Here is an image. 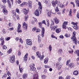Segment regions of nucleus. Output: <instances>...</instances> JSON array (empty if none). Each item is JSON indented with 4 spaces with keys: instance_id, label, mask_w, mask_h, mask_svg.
Returning <instances> with one entry per match:
<instances>
[{
    "instance_id": "obj_31",
    "label": "nucleus",
    "mask_w": 79,
    "mask_h": 79,
    "mask_svg": "<svg viewBox=\"0 0 79 79\" xmlns=\"http://www.w3.org/2000/svg\"><path fill=\"white\" fill-rule=\"evenodd\" d=\"M48 58H46L44 60V63L45 64H47V63H48Z\"/></svg>"
},
{
    "instance_id": "obj_17",
    "label": "nucleus",
    "mask_w": 79,
    "mask_h": 79,
    "mask_svg": "<svg viewBox=\"0 0 79 79\" xmlns=\"http://www.w3.org/2000/svg\"><path fill=\"white\" fill-rule=\"evenodd\" d=\"M42 24H44L45 25H47L45 20H43L42 22V23L41 22L38 23V24L39 25L40 27H42Z\"/></svg>"
},
{
    "instance_id": "obj_35",
    "label": "nucleus",
    "mask_w": 79,
    "mask_h": 79,
    "mask_svg": "<svg viewBox=\"0 0 79 79\" xmlns=\"http://www.w3.org/2000/svg\"><path fill=\"white\" fill-rule=\"evenodd\" d=\"M19 68L20 70V73H23V68L22 67L21 68V67L20 65H19Z\"/></svg>"
},
{
    "instance_id": "obj_38",
    "label": "nucleus",
    "mask_w": 79,
    "mask_h": 79,
    "mask_svg": "<svg viewBox=\"0 0 79 79\" xmlns=\"http://www.w3.org/2000/svg\"><path fill=\"white\" fill-rule=\"evenodd\" d=\"M7 74L8 76H11V73L10 72V71L7 70L6 71Z\"/></svg>"
},
{
    "instance_id": "obj_23",
    "label": "nucleus",
    "mask_w": 79,
    "mask_h": 79,
    "mask_svg": "<svg viewBox=\"0 0 79 79\" xmlns=\"http://www.w3.org/2000/svg\"><path fill=\"white\" fill-rule=\"evenodd\" d=\"M78 74L79 72H78V71L77 70L74 71H73V74L74 76H77V75H78Z\"/></svg>"
},
{
    "instance_id": "obj_37",
    "label": "nucleus",
    "mask_w": 79,
    "mask_h": 79,
    "mask_svg": "<svg viewBox=\"0 0 79 79\" xmlns=\"http://www.w3.org/2000/svg\"><path fill=\"white\" fill-rule=\"evenodd\" d=\"M7 53L8 54H10V53H11V52H12V49H10L7 51Z\"/></svg>"
},
{
    "instance_id": "obj_25",
    "label": "nucleus",
    "mask_w": 79,
    "mask_h": 79,
    "mask_svg": "<svg viewBox=\"0 0 79 79\" xmlns=\"http://www.w3.org/2000/svg\"><path fill=\"white\" fill-rule=\"evenodd\" d=\"M23 27H24V28H25V29H27V24L26 23L24 22L23 23Z\"/></svg>"
},
{
    "instance_id": "obj_8",
    "label": "nucleus",
    "mask_w": 79,
    "mask_h": 79,
    "mask_svg": "<svg viewBox=\"0 0 79 79\" xmlns=\"http://www.w3.org/2000/svg\"><path fill=\"white\" fill-rule=\"evenodd\" d=\"M34 66H35V64H33V65L30 66V71H34L36 69L34 67Z\"/></svg>"
},
{
    "instance_id": "obj_59",
    "label": "nucleus",
    "mask_w": 79,
    "mask_h": 79,
    "mask_svg": "<svg viewBox=\"0 0 79 79\" xmlns=\"http://www.w3.org/2000/svg\"><path fill=\"white\" fill-rule=\"evenodd\" d=\"M44 67L45 68H50L49 66L46 65H44Z\"/></svg>"
},
{
    "instance_id": "obj_54",
    "label": "nucleus",
    "mask_w": 79,
    "mask_h": 79,
    "mask_svg": "<svg viewBox=\"0 0 79 79\" xmlns=\"http://www.w3.org/2000/svg\"><path fill=\"white\" fill-rule=\"evenodd\" d=\"M71 77H70V76L69 75H67L66 78L65 79H70Z\"/></svg>"
},
{
    "instance_id": "obj_62",
    "label": "nucleus",
    "mask_w": 79,
    "mask_h": 79,
    "mask_svg": "<svg viewBox=\"0 0 79 79\" xmlns=\"http://www.w3.org/2000/svg\"><path fill=\"white\" fill-rule=\"evenodd\" d=\"M76 9H74L73 10V13H76Z\"/></svg>"
},
{
    "instance_id": "obj_36",
    "label": "nucleus",
    "mask_w": 79,
    "mask_h": 79,
    "mask_svg": "<svg viewBox=\"0 0 79 79\" xmlns=\"http://www.w3.org/2000/svg\"><path fill=\"white\" fill-rule=\"evenodd\" d=\"M69 15L70 16H72V9H70L69 10Z\"/></svg>"
},
{
    "instance_id": "obj_2",
    "label": "nucleus",
    "mask_w": 79,
    "mask_h": 79,
    "mask_svg": "<svg viewBox=\"0 0 79 79\" xmlns=\"http://www.w3.org/2000/svg\"><path fill=\"white\" fill-rule=\"evenodd\" d=\"M58 28V26L56 25L53 27L51 29V30L52 31H55L56 30V33H59L61 32V29L60 28Z\"/></svg>"
},
{
    "instance_id": "obj_16",
    "label": "nucleus",
    "mask_w": 79,
    "mask_h": 79,
    "mask_svg": "<svg viewBox=\"0 0 79 79\" xmlns=\"http://www.w3.org/2000/svg\"><path fill=\"white\" fill-rule=\"evenodd\" d=\"M38 5L39 10H40V11H42V4H41V2H38Z\"/></svg>"
},
{
    "instance_id": "obj_30",
    "label": "nucleus",
    "mask_w": 79,
    "mask_h": 79,
    "mask_svg": "<svg viewBox=\"0 0 79 79\" xmlns=\"http://www.w3.org/2000/svg\"><path fill=\"white\" fill-rule=\"evenodd\" d=\"M27 73H24L23 75V79H25L27 78Z\"/></svg>"
},
{
    "instance_id": "obj_10",
    "label": "nucleus",
    "mask_w": 79,
    "mask_h": 79,
    "mask_svg": "<svg viewBox=\"0 0 79 79\" xmlns=\"http://www.w3.org/2000/svg\"><path fill=\"white\" fill-rule=\"evenodd\" d=\"M34 15H35L36 16H39L40 15V13L38 9H36L35 10L34 12Z\"/></svg>"
},
{
    "instance_id": "obj_15",
    "label": "nucleus",
    "mask_w": 79,
    "mask_h": 79,
    "mask_svg": "<svg viewBox=\"0 0 79 79\" xmlns=\"http://www.w3.org/2000/svg\"><path fill=\"white\" fill-rule=\"evenodd\" d=\"M2 12L5 15H7L8 13V11L6 10V9H4L2 10Z\"/></svg>"
},
{
    "instance_id": "obj_55",
    "label": "nucleus",
    "mask_w": 79,
    "mask_h": 79,
    "mask_svg": "<svg viewBox=\"0 0 79 79\" xmlns=\"http://www.w3.org/2000/svg\"><path fill=\"white\" fill-rule=\"evenodd\" d=\"M38 40L39 42V43L40 42V41L41 40V37H39L38 39Z\"/></svg>"
},
{
    "instance_id": "obj_5",
    "label": "nucleus",
    "mask_w": 79,
    "mask_h": 79,
    "mask_svg": "<svg viewBox=\"0 0 79 79\" xmlns=\"http://www.w3.org/2000/svg\"><path fill=\"white\" fill-rule=\"evenodd\" d=\"M26 44L27 45H30V46H31L32 45V41L31 39H27L26 40Z\"/></svg>"
},
{
    "instance_id": "obj_47",
    "label": "nucleus",
    "mask_w": 79,
    "mask_h": 79,
    "mask_svg": "<svg viewBox=\"0 0 79 79\" xmlns=\"http://www.w3.org/2000/svg\"><path fill=\"white\" fill-rule=\"evenodd\" d=\"M1 46H2V45H3L5 44V41L3 40L2 41H1Z\"/></svg>"
},
{
    "instance_id": "obj_22",
    "label": "nucleus",
    "mask_w": 79,
    "mask_h": 79,
    "mask_svg": "<svg viewBox=\"0 0 79 79\" xmlns=\"http://www.w3.org/2000/svg\"><path fill=\"white\" fill-rule=\"evenodd\" d=\"M27 56H28V53H26L24 57V61H26L27 60Z\"/></svg>"
},
{
    "instance_id": "obj_24",
    "label": "nucleus",
    "mask_w": 79,
    "mask_h": 79,
    "mask_svg": "<svg viewBox=\"0 0 79 79\" xmlns=\"http://www.w3.org/2000/svg\"><path fill=\"white\" fill-rule=\"evenodd\" d=\"M7 2L8 4L9 7V8H11V2L10 0H7Z\"/></svg>"
},
{
    "instance_id": "obj_53",
    "label": "nucleus",
    "mask_w": 79,
    "mask_h": 79,
    "mask_svg": "<svg viewBox=\"0 0 79 79\" xmlns=\"http://www.w3.org/2000/svg\"><path fill=\"white\" fill-rule=\"evenodd\" d=\"M51 37H52V38H54V39L56 38V39H57V38L53 35H51Z\"/></svg>"
},
{
    "instance_id": "obj_3",
    "label": "nucleus",
    "mask_w": 79,
    "mask_h": 79,
    "mask_svg": "<svg viewBox=\"0 0 79 79\" xmlns=\"http://www.w3.org/2000/svg\"><path fill=\"white\" fill-rule=\"evenodd\" d=\"M9 61L11 63H15V55L10 56Z\"/></svg>"
},
{
    "instance_id": "obj_41",
    "label": "nucleus",
    "mask_w": 79,
    "mask_h": 79,
    "mask_svg": "<svg viewBox=\"0 0 79 79\" xmlns=\"http://www.w3.org/2000/svg\"><path fill=\"white\" fill-rule=\"evenodd\" d=\"M71 62V60L70 59L67 60L66 63V65H68V64Z\"/></svg>"
},
{
    "instance_id": "obj_40",
    "label": "nucleus",
    "mask_w": 79,
    "mask_h": 79,
    "mask_svg": "<svg viewBox=\"0 0 79 79\" xmlns=\"http://www.w3.org/2000/svg\"><path fill=\"white\" fill-rule=\"evenodd\" d=\"M15 11L16 12H17V13H18V14H20V12H19V10L18 9V8H17L15 9Z\"/></svg>"
},
{
    "instance_id": "obj_56",
    "label": "nucleus",
    "mask_w": 79,
    "mask_h": 79,
    "mask_svg": "<svg viewBox=\"0 0 79 79\" xmlns=\"http://www.w3.org/2000/svg\"><path fill=\"white\" fill-rule=\"evenodd\" d=\"M19 41L20 42L21 44H23V40H22L21 38H19Z\"/></svg>"
},
{
    "instance_id": "obj_9",
    "label": "nucleus",
    "mask_w": 79,
    "mask_h": 79,
    "mask_svg": "<svg viewBox=\"0 0 79 79\" xmlns=\"http://www.w3.org/2000/svg\"><path fill=\"white\" fill-rule=\"evenodd\" d=\"M17 32H22V30H21V25L20 23H18V27L17 30Z\"/></svg>"
},
{
    "instance_id": "obj_42",
    "label": "nucleus",
    "mask_w": 79,
    "mask_h": 79,
    "mask_svg": "<svg viewBox=\"0 0 79 79\" xmlns=\"http://www.w3.org/2000/svg\"><path fill=\"white\" fill-rule=\"evenodd\" d=\"M49 52H52V46L50 44L49 46Z\"/></svg>"
},
{
    "instance_id": "obj_21",
    "label": "nucleus",
    "mask_w": 79,
    "mask_h": 79,
    "mask_svg": "<svg viewBox=\"0 0 79 79\" xmlns=\"http://www.w3.org/2000/svg\"><path fill=\"white\" fill-rule=\"evenodd\" d=\"M39 78V76L38 74H35L33 76V79H38Z\"/></svg>"
},
{
    "instance_id": "obj_51",
    "label": "nucleus",
    "mask_w": 79,
    "mask_h": 79,
    "mask_svg": "<svg viewBox=\"0 0 79 79\" xmlns=\"http://www.w3.org/2000/svg\"><path fill=\"white\" fill-rule=\"evenodd\" d=\"M44 55H42V56L41 55V56L40 58V60H42L44 59Z\"/></svg>"
},
{
    "instance_id": "obj_29",
    "label": "nucleus",
    "mask_w": 79,
    "mask_h": 79,
    "mask_svg": "<svg viewBox=\"0 0 79 79\" xmlns=\"http://www.w3.org/2000/svg\"><path fill=\"white\" fill-rule=\"evenodd\" d=\"M28 18H29V15H25L24 17V20L25 21H27L28 19Z\"/></svg>"
},
{
    "instance_id": "obj_4",
    "label": "nucleus",
    "mask_w": 79,
    "mask_h": 79,
    "mask_svg": "<svg viewBox=\"0 0 79 79\" xmlns=\"http://www.w3.org/2000/svg\"><path fill=\"white\" fill-rule=\"evenodd\" d=\"M62 67V65L60 63L57 62L56 64V68H57V70H60Z\"/></svg>"
},
{
    "instance_id": "obj_50",
    "label": "nucleus",
    "mask_w": 79,
    "mask_h": 79,
    "mask_svg": "<svg viewBox=\"0 0 79 79\" xmlns=\"http://www.w3.org/2000/svg\"><path fill=\"white\" fill-rule=\"evenodd\" d=\"M46 21L47 22V26L48 27L50 25V24H49V20L48 19L46 20Z\"/></svg>"
},
{
    "instance_id": "obj_33",
    "label": "nucleus",
    "mask_w": 79,
    "mask_h": 79,
    "mask_svg": "<svg viewBox=\"0 0 79 79\" xmlns=\"http://www.w3.org/2000/svg\"><path fill=\"white\" fill-rule=\"evenodd\" d=\"M26 2H24L21 4H20L19 6H20V7L23 6H24V5H26Z\"/></svg>"
},
{
    "instance_id": "obj_48",
    "label": "nucleus",
    "mask_w": 79,
    "mask_h": 79,
    "mask_svg": "<svg viewBox=\"0 0 79 79\" xmlns=\"http://www.w3.org/2000/svg\"><path fill=\"white\" fill-rule=\"evenodd\" d=\"M1 8L2 9V10H4V9H6L5 6H4V5H1Z\"/></svg>"
},
{
    "instance_id": "obj_26",
    "label": "nucleus",
    "mask_w": 79,
    "mask_h": 79,
    "mask_svg": "<svg viewBox=\"0 0 79 79\" xmlns=\"http://www.w3.org/2000/svg\"><path fill=\"white\" fill-rule=\"evenodd\" d=\"M23 11L24 12V14H25V15H27V14L28 13L29 11L26 9H24L23 10Z\"/></svg>"
},
{
    "instance_id": "obj_32",
    "label": "nucleus",
    "mask_w": 79,
    "mask_h": 79,
    "mask_svg": "<svg viewBox=\"0 0 79 79\" xmlns=\"http://www.w3.org/2000/svg\"><path fill=\"white\" fill-rule=\"evenodd\" d=\"M54 25V22H51V24L49 25V27L50 28H53V26Z\"/></svg>"
},
{
    "instance_id": "obj_57",
    "label": "nucleus",
    "mask_w": 79,
    "mask_h": 79,
    "mask_svg": "<svg viewBox=\"0 0 79 79\" xmlns=\"http://www.w3.org/2000/svg\"><path fill=\"white\" fill-rule=\"evenodd\" d=\"M56 9L55 10L56 12H58V11H59V9L58 8V6L56 7Z\"/></svg>"
},
{
    "instance_id": "obj_20",
    "label": "nucleus",
    "mask_w": 79,
    "mask_h": 79,
    "mask_svg": "<svg viewBox=\"0 0 79 79\" xmlns=\"http://www.w3.org/2000/svg\"><path fill=\"white\" fill-rule=\"evenodd\" d=\"M36 56L38 58H40L41 57V54L40 52H39L38 51L36 52Z\"/></svg>"
},
{
    "instance_id": "obj_7",
    "label": "nucleus",
    "mask_w": 79,
    "mask_h": 79,
    "mask_svg": "<svg viewBox=\"0 0 79 79\" xmlns=\"http://www.w3.org/2000/svg\"><path fill=\"white\" fill-rule=\"evenodd\" d=\"M28 7L29 8L31 9L32 7V2L31 1L29 0L28 1Z\"/></svg>"
},
{
    "instance_id": "obj_46",
    "label": "nucleus",
    "mask_w": 79,
    "mask_h": 79,
    "mask_svg": "<svg viewBox=\"0 0 79 79\" xmlns=\"http://www.w3.org/2000/svg\"><path fill=\"white\" fill-rule=\"evenodd\" d=\"M60 6L61 8H64V5H63L62 3H60Z\"/></svg>"
},
{
    "instance_id": "obj_63",
    "label": "nucleus",
    "mask_w": 79,
    "mask_h": 79,
    "mask_svg": "<svg viewBox=\"0 0 79 79\" xmlns=\"http://www.w3.org/2000/svg\"><path fill=\"white\" fill-rule=\"evenodd\" d=\"M16 1H17L19 4H20V3H21V0H16Z\"/></svg>"
},
{
    "instance_id": "obj_52",
    "label": "nucleus",
    "mask_w": 79,
    "mask_h": 79,
    "mask_svg": "<svg viewBox=\"0 0 79 79\" xmlns=\"http://www.w3.org/2000/svg\"><path fill=\"white\" fill-rule=\"evenodd\" d=\"M8 25L9 27H12V26H13V24H12V23H9L8 24Z\"/></svg>"
},
{
    "instance_id": "obj_43",
    "label": "nucleus",
    "mask_w": 79,
    "mask_h": 79,
    "mask_svg": "<svg viewBox=\"0 0 79 79\" xmlns=\"http://www.w3.org/2000/svg\"><path fill=\"white\" fill-rule=\"evenodd\" d=\"M75 53H77V56H79V50H76L75 51Z\"/></svg>"
},
{
    "instance_id": "obj_64",
    "label": "nucleus",
    "mask_w": 79,
    "mask_h": 79,
    "mask_svg": "<svg viewBox=\"0 0 79 79\" xmlns=\"http://www.w3.org/2000/svg\"><path fill=\"white\" fill-rule=\"evenodd\" d=\"M6 77V73L4 74V75H3L2 76V79H3L4 77Z\"/></svg>"
},
{
    "instance_id": "obj_39",
    "label": "nucleus",
    "mask_w": 79,
    "mask_h": 79,
    "mask_svg": "<svg viewBox=\"0 0 79 79\" xmlns=\"http://www.w3.org/2000/svg\"><path fill=\"white\" fill-rule=\"evenodd\" d=\"M32 50H33L34 52H35L37 50V47L35 46H34L32 48Z\"/></svg>"
},
{
    "instance_id": "obj_28",
    "label": "nucleus",
    "mask_w": 79,
    "mask_h": 79,
    "mask_svg": "<svg viewBox=\"0 0 79 79\" xmlns=\"http://www.w3.org/2000/svg\"><path fill=\"white\" fill-rule=\"evenodd\" d=\"M75 3L76 4V5L77 7H79V0H75Z\"/></svg>"
},
{
    "instance_id": "obj_27",
    "label": "nucleus",
    "mask_w": 79,
    "mask_h": 79,
    "mask_svg": "<svg viewBox=\"0 0 79 79\" xmlns=\"http://www.w3.org/2000/svg\"><path fill=\"white\" fill-rule=\"evenodd\" d=\"M46 14H47L49 16H51V13L50 12V11L49 10H47L46 11Z\"/></svg>"
},
{
    "instance_id": "obj_6",
    "label": "nucleus",
    "mask_w": 79,
    "mask_h": 79,
    "mask_svg": "<svg viewBox=\"0 0 79 79\" xmlns=\"http://www.w3.org/2000/svg\"><path fill=\"white\" fill-rule=\"evenodd\" d=\"M68 22L64 21L62 24V27L63 29H66V26L68 25Z\"/></svg>"
},
{
    "instance_id": "obj_19",
    "label": "nucleus",
    "mask_w": 79,
    "mask_h": 79,
    "mask_svg": "<svg viewBox=\"0 0 79 79\" xmlns=\"http://www.w3.org/2000/svg\"><path fill=\"white\" fill-rule=\"evenodd\" d=\"M16 17L15 18V16H14V18H13V19L15 21H16L17 19H18V20H19V16L18 15H16L15 16Z\"/></svg>"
},
{
    "instance_id": "obj_58",
    "label": "nucleus",
    "mask_w": 79,
    "mask_h": 79,
    "mask_svg": "<svg viewBox=\"0 0 79 79\" xmlns=\"http://www.w3.org/2000/svg\"><path fill=\"white\" fill-rule=\"evenodd\" d=\"M61 52H63V49H59L58 51V53H60V54H61Z\"/></svg>"
},
{
    "instance_id": "obj_60",
    "label": "nucleus",
    "mask_w": 79,
    "mask_h": 79,
    "mask_svg": "<svg viewBox=\"0 0 79 79\" xmlns=\"http://www.w3.org/2000/svg\"><path fill=\"white\" fill-rule=\"evenodd\" d=\"M71 51H69V53H73V50L72 49H71Z\"/></svg>"
},
{
    "instance_id": "obj_11",
    "label": "nucleus",
    "mask_w": 79,
    "mask_h": 79,
    "mask_svg": "<svg viewBox=\"0 0 79 79\" xmlns=\"http://www.w3.org/2000/svg\"><path fill=\"white\" fill-rule=\"evenodd\" d=\"M52 6H53L54 7H55L58 3V0H56L55 1H52Z\"/></svg>"
},
{
    "instance_id": "obj_1",
    "label": "nucleus",
    "mask_w": 79,
    "mask_h": 79,
    "mask_svg": "<svg viewBox=\"0 0 79 79\" xmlns=\"http://www.w3.org/2000/svg\"><path fill=\"white\" fill-rule=\"evenodd\" d=\"M73 42L75 44L77 45V40L76 37V31H73V33L72 37L71 38Z\"/></svg>"
},
{
    "instance_id": "obj_18",
    "label": "nucleus",
    "mask_w": 79,
    "mask_h": 79,
    "mask_svg": "<svg viewBox=\"0 0 79 79\" xmlns=\"http://www.w3.org/2000/svg\"><path fill=\"white\" fill-rule=\"evenodd\" d=\"M53 19L55 21V22L56 23V24H58L60 23V20H59L58 19L56 18V17H55Z\"/></svg>"
},
{
    "instance_id": "obj_45",
    "label": "nucleus",
    "mask_w": 79,
    "mask_h": 79,
    "mask_svg": "<svg viewBox=\"0 0 79 79\" xmlns=\"http://www.w3.org/2000/svg\"><path fill=\"white\" fill-rule=\"evenodd\" d=\"M40 31V29L39 28H36L35 30L36 32H39Z\"/></svg>"
},
{
    "instance_id": "obj_12",
    "label": "nucleus",
    "mask_w": 79,
    "mask_h": 79,
    "mask_svg": "<svg viewBox=\"0 0 79 79\" xmlns=\"http://www.w3.org/2000/svg\"><path fill=\"white\" fill-rule=\"evenodd\" d=\"M69 68L70 69H72L74 68V64L73 63H71L68 65Z\"/></svg>"
},
{
    "instance_id": "obj_44",
    "label": "nucleus",
    "mask_w": 79,
    "mask_h": 79,
    "mask_svg": "<svg viewBox=\"0 0 79 79\" xmlns=\"http://www.w3.org/2000/svg\"><path fill=\"white\" fill-rule=\"evenodd\" d=\"M64 36H65V37L67 38L69 37H70V35L69 34L66 33L64 35Z\"/></svg>"
},
{
    "instance_id": "obj_14",
    "label": "nucleus",
    "mask_w": 79,
    "mask_h": 79,
    "mask_svg": "<svg viewBox=\"0 0 79 79\" xmlns=\"http://www.w3.org/2000/svg\"><path fill=\"white\" fill-rule=\"evenodd\" d=\"M41 36L43 37H44V34L45 33V28L43 27L41 28Z\"/></svg>"
},
{
    "instance_id": "obj_61",
    "label": "nucleus",
    "mask_w": 79,
    "mask_h": 79,
    "mask_svg": "<svg viewBox=\"0 0 79 79\" xmlns=\"http://www.w3.org/2000/svg\"><path fill=\"white\" fill-rule=\"evenodd\" d=\"M9 31H13L14 30V27H12L11 28H9Z\"/></svg>"
},
{
    "instance_id": "obj_49",
    "label": "nucleus",
    "mask_w": 79,
    "mask_h": 79,
    "mask_svg": "<svg viewBox=\"0 0 79 79\" xmlns=\"http://www.w3.org/2000/svg\"><path fill=\"white\" fill-rule=\"evenodd\" d=\"M7 48V47L5 45H3L2 46V49L3 50H6Z\"/></svg>"
},
{
    "instance_id": "obj_34",
    "label": "nucleus",
    "mask_w": 79,
    "mask_h": 79,
    "mask_svg": "<svg viewBox=\"0 0 79 79\" xmlns=\"http://www.w3.org/2000/svg\"><path fill=\"white\" fill-rule=\"evenodd\" d=\"M73 28L74 29H76V30H77V29H78V27H77V25L76 24L74 25Z\"/></svg>"
},
{
    "instance_id": "obj_13",
    "label": "nucleus",
    "mask_w": 79,
    "mask_h": 79,
    "mask_svg": "<svg viewBox=\"0 0 79 79\" xmlns=\"http://www.w3.org/2000/svg\"><path fill=\"white\" fill-rule=\"evenodd\" d=\"M15 10H12L11 13V15L13 17V18L15 19V16L16 15V12H15Z\"/></svg>"
}]
</instances>
